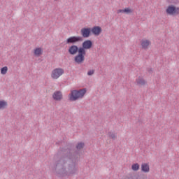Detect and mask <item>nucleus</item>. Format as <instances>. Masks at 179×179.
Instances as JSON below:
<instances>
[{"mask_svg":"<svg viewBox=\"0 0 179 179\" xmlns=\"http://www.w3.org/2000/svg\"><path fill=\"white\" fill-rule=\"evenodd\" d=\"M59 147L53 156V170L59 177H70L78 171V166L80 161V150L85 149L84 142H78L76 145V150L72 152V147Z\"/></svg>","mask_w":179,"mask_h":179,"instance_id":"obj_1","label":"nucleus"},{"mask_svg":"<svg viewBox=\"0 0 179 179\" xmlns=\"http://www.w3.org/2000/svg\"><path fill=\"white\" fill-rule=\"evenodd\" d=\"M83 41V38L82 36H71L68 38L66 41V44L71 45L69 47L68 52L70 55H76L74 57V61L76 64H83L85 62V57H83V53L81 50L80 46L76 45V43H80ZM76 54H78L76 55Z\"/></svg>","mask_w":179,"mask_h":179,"instance_id":"obj_2","label":"nucleus"},{"mask_svg":"<svg viewBox=\"0 0 179 179\" xmlns=\"http://www.w3.org/2000/svg\"><path fill=\"white\" fill-rule=\"evenodd\" d=\"M87 92V89L86 88L71 90V93L69 94V101H76V100H79L80 99H83Z\"/></svg>","mask_w":179,"mask_h":179,"instance_id":"obj_3","label":"nucleus"},{"mask_svg":"<svg viewBox=\"0 0 179 179\" xmlns=\"http://www.w3.org/2000/svg\"><path fill=\"white\" fill-rule=\"evenodd\" d=\"M83 52V56L85 58L86 55V50H90L93 47V41L92 40H86L82 43V46H80Z\"/></svg>","mask_w":179,"mask_h":179,"instance_id":"obj_4","label":"nucleus"},{"mask_svg":"<svg viewBox=\"0 0 179 179\" xmlns=\"http://www.w3.org/2000/svg\"><path fill=\"white\" fill-rule=\"evenodd\" d=\"M166 12L167 15L171 16H177V15H179V7H176L173 4L169 5L166 9Z\"/></svg>","mask_w":179,"mask_h":179,"instance_id":"obj_5","label":"nucleus"},{"mask_svg":"<svg viewBox=\"0 0 179 179\" xmlns=\"http://www.w3.org/2000/svg\"><path fill=\"white\" fill-rule=\"evenodd\" d=\"M80 34L82 36V38H88L92 36V31L90 27H84L80 30Z\"/></svg>","mask_w":179,"mask_h":179,"instance_id":"obj_6","label":"nucleus"},{"mask_svg":"<svg viewBox=\"0 0 179 179\" xmlns=\"http://www.w3.org/2000/svg\"><path fill=\"white\" fill-rule=\"evenodd\" d=\"M64 72V69H61V68L55 69L52 71V79H58V78H59L61 75H63Z\"/></svg>","mask_w":179,"mask_h":179,"instance_id":"obj_7","label":"nucleus"},{"mask_svg":"<svg viewBox=\"0 0 179 179\" xmlns=\"http://www.w3.org/2000/svg\"><path fill=\"white\" fill-rule=\"evenodd\" d=\"M101 31H103V29L100 26H94L91 28V33H92L94 36H100V34H101Z\"/></svg>","mask_w":179,"mask_h":179,"instance_id":"obj_8","label":"nucleus"},{"mask_svg":"<svg viewBox=\"0 0 179 179\" xmlns=\"http://www.w3.org/2000/svg\"><path fill=\"white\" fill-rule=\"evenodd\" d=\"M52 98L55 101H61L63 98L62 92L61 91L55 92L52 94Z\"/></svg>","mask_w":179,"mask_h":179,"instance_id":"obj_9","label":"nucleus"},{"mask_svg":"<svg viewBox=\"0 0 179 179\" xmlns=\"http://www.w3.org/2000/svg\"><path fill=\"white\" fill-rule=\"evenodd\" d=\"M141 171L143 173H149L150 171V166L148 163H143L141 164Z\"/></svg>","mask_w":179,"mask_h":179,"instance_id":"obj_10","label":"nucleus"},{"mask_svg":"<svg viewBox=\"0 0 179 179\" xmlns=\"http://www.w3.org/2000/svg\"><path fill=\"white\" fill-rule=\"evenodd\" d=\"M152 44V42L149 40H142L141 46L143 50H147L148 47Z\"/></svg>","mask_w":179,"mask_h":179,"instance_id":"obj_11","label":"nucleus"},{"mask_svg":"<svg viewBox=\"0 0 179 179\" xmlns=\"http://www.w3.org/2000/svg\"><path fill=\"white\" fill-rule=\"evenodd\" d=\"M34 54L35 57H40L43 55V49L41 48H36L34 50Z\"/></svg>","mask_w":179,"mask_h":179,"instance_id":"obj_12","label":"nucleus"},{"mask_svg":"<svg viewBox=\"0 0 179 179\" xmlns=\"http://www.w3.org/2000/svg\"><path fill=\"white\" fill-rule=\"evenodd\" d=\"M8 107V102L5 100L0 101V110H5Z\"/></svg>","mask_w":179,"mask_h":179,"instance_id":"obj_13","label":"nucleus"},{"mask_svg":"<svg viewBox=\"0 0 179 179\" xmlns=\"http://www.w3.org/2000/svg\"><path fill=\"white\" fill-rule=\"evenodd\" d=\"M108 136L109 139H112L113 141H115V139H117V134L112 131L108 132Z\"/></svg>","mask_w":179,"mask_h":179,"instance_id":"obj_14","label":"nucleus"},{"mask_svg":"<svg viewBox=\"0 0 179 179\" xmlns=\"http://www.w3.org/2000/svg\"><path fill=\"white\" fill-rule=\"evenodd\" d=\"M136 83L137 85L145 86V85H146V81L145 80V79L141 78V77H139L138 79H136Z\"/></svg>","mask_w":179,"mask_h":179,"instance_id":"obj_15","label":"nucleus"},{"mask_svg":"<svg viewBox=\"0 0 179 179\" xmlns=\"http://www.w3.org/2000/svg\"><path fill=\"white\" fill-rule=\"evenodd\" d=\"M139 164L138 163H135V164H133L131 165V170H133V171H138V170H139Z\"/></svg>","mask_w":179,"mask_h":179,"instance_id":"obj_16","label":"nucleus"},{"mask_svg":"<svg viewBox=\"0 0 179 179\" xmlns=\"http://www.w3.org/2000/svg\"><path fill=\"white\" fill-rule=\"evenodd\" d=\"M132 12H134V10L131 9L129 7L124 8V13L126 15H129V13H132Z\"/></svg>","mask_w":179,"mask_h":179,"instance_id":"obj_17","label":"nucleus"},{"mask_svg":"<svg viewBox=\"0 0 179 179\" xmlns=\"http://www.w3.org/2000/svg\"><path fill=\"white\" fill-rule=\"evenodd\" d=\"M7 72H8V66H4L1 69V75H6Z\"/></svg>","mask_w":179,"mask_h":179,"instance_id":"obj_18","label":"nucleus"},{"mask_svg":"<svg viewBox=\"0 0 179 179\" xmlns=\"http://www.w3.org/2000/svg\"><path fill=\"white\" fill-rule=\"evenodd\" d=\"M168 2H169V3H173V5H178L179 0H168Z\"/></svg>","mask_w":179,"mask_h":179,"instance_id":"obj_19","label":"nucleus"},{"mask_svg":"<svg viewBox=\"0 0 179 179\" xmlns=\"http://www.w3.org/2000/svg\"><path fill=\"white\" fill-rule=\"evenodd\" d=\"M87 75H88V76H92L94 75V69L88 71Z\"/></svg>","mask_w":179,"mask_h":179,"instance_id":"obj_20","label":"nucleus"},{"mask_svg":"<svg viewBox=\"0 0 179 179\" xmlns=\"http://www.w3.org/2000/svg\"><path fill=\"white\" fill-rule=\"evenodd\" d=\"M117 13H125V10L124 9H119L117 10Z\"/></svg>","mask_w":179,"mask_h":179,"instance_id":"obj_21","label":"nucleus"},{"mask_svg":"<svg viewBox=\"0 0 179 179\" xmlns=\"http://www.w3.org/2000/svg\"><path fill=\"white\" fill-rule=\"evenodd\" d=\"M148 71L149 72V73H152L153 72V70L152 68L148 69Z\"/></svg>","mask_w":179,"mask_h":179,"instance_id":"obj_22","label":"nucleus"},{"mask_svg":"<svg viewBox=\"0 0 179 179\" xmlns=\"http://www.w3.org/2000/svg\"><path fill=\"white\" fill-rule=\"evenodd\" d=\"M62 143V141L56 142V145H61Z\"/></svg>","mask_w":179,"mask_h":179,"instance_id":"obj_23","label":"nucleus"},{"mask_svg":"<svg viewBox=\"0 0 179 179\" xmlns=\"http://www.w3.org/2000/svg\"><path fill=\"white\" fill-rule=\"evenodd\" d=\"M55 1H58V0H55Z\"/></svg>","mask_w":179,"mask_h":179,"instance_id":"obj_24","label":"nucleus"}]
</instances>
